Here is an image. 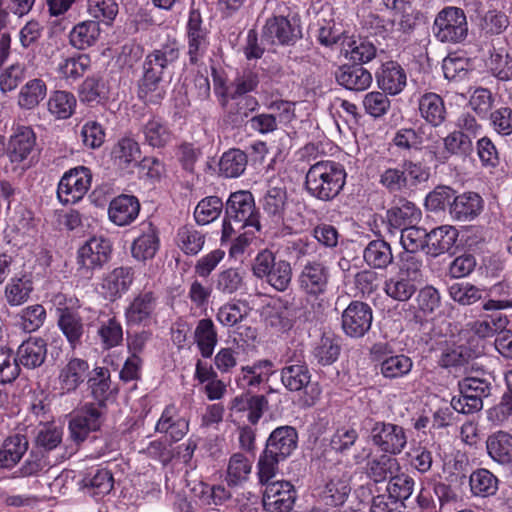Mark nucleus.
Masks as SVG:
<instances>
[{"mask_svg": "<svg viewBox=\"0 0 512 512\" xmlns=\"http://www.w3.org/2000/svg\"><path fill=\"white\" fill-rule=\"evenodd\" d=\"M180 56L176 40L167 41L145 55L137 79V97L145 105H160L167 95L166 74Z\"/></svg>", "mask_w": 512, "mask_h": 512, "instance_id": "nucleus-1", "label": "nucleus"}, {"mask_svg": "<svg viewBox=\"0 0 512 512\" xmlns=\"http://www.w3.org/2000/svg\"><path fill=\"white\" fill-rule=\"evenodd\" d=\"M484 199L475 191L459 193L448 185H438L424 201L425 208L434 213L447 211L454 222H471L484 210Z\"/></svg>", "mask_w": 512, "mask_h": 512, "instance_id": "nucleus-2", "label": "nucleus"}, {"mask_svg": "<svg viewBox=\"0 0 512 512\" xmlns=\"http://www.w3.org/2000/svg\"><path fill=\"white\" fill-rule=\"evenodd\" d=\"M262 216L256 207L253 194L248 190L232 192L225 202L221 242L224 243L245 228L262 230Z\"/></svg>", "mask_w": 512, "mask_h": 512, "instance_id": "nucleus-3", "label": "nucleus"}, {"mask_svg": "<svg viewBox=\"0 0 512 512\" xmlns=\"http://www.w3.org/2000/svg\"><path fill=\"white\" fill-rule=\"evenodd\" d=\"M298 445V432L292 426L275 428L266 440L257 463L259 483L272 480L279 471V464L289 458Z\"/></svg>", "mask_w": 512, "mask_h": 512, "instance_id": "nucleus-4", "label": "nucleus"}, {"mask_svg": "<svg viewBox=\"0 0 512 512\" xmlns=\"http://www.w3.org/2000/svg\"><path fill=\"white\" fill-rule=\"evenodd\" d=\"M346 178L347 172L343 164L333 160H321L307 170L304 188L311 197L322 202H331L343 191Z\"/></svg>", "mask_w": 512, "mask_h": 512, "instance_id": "nucleus-5", "label": "nucleus"}, {"mask_svg": "<svg viewBox=\"0 0 512 512\" xmlns=\"http://www.w3.org/2000/svg\"><path fill=\"white\" fill-rule=\"evenodd\" d=\"M252 273L278 292L286 291L292 281L293 270L288 260L278 258L269 249L261 250L253 260Z\"/></svg>", "mask_w": 512, "mask_h": 512, "instance_id": "nucleus-6", "label": "nucleus"}, {"mask_svg": "<svg viewBox=\"0 0 512 512\" xmlns=\"http://www.w3.org/2000/svg\"><path fill=\"white\" fill-rule=\"evenodd\" d=\"M492 376L465 377L458 382L459 395L451 399V407L460 414L470 415L483 409V400L491 395Z\"/></svg>", "mask_w": 512, "mask_h": 512, "instance_id": "nucleus-7", "label": "nucleus"}, {"mask_svg": "<svg viewBox=\"0 0 512 512\" xmlns=\"http://www.w3.org/2000/svg\"><path fill=\"white\" fill-rule=\"evenodd\" d=\"M112 256L113 245L110 239L103 236L90 237L77 250V272L83 278L92 279L96 272L109 264Z\"/></svg>", "mask_w": 512, "mask_h": 512, "instance_id": "nucleus-8", "label": "nucleus"}, {"mask_svg": "<svg viewBox=\"0 0 512 512\" xmlns=\"http://www.w3.org/2000/svg\"><path fill=\"white\" fill-rule=\"evenodd\" d=\"M371 443L382 453L397 456L407 445L408 436L401 425L368 417L363 421Z\"/></svg>", "mask_w": 512, "mask_h": 512, "instance_id": "nucleus-9", "label": "nucleus"}, {"mask_svg": "<svg viewBox=\"0 0 512 512\" xmlns=\"http://www.w3.org/2000/svg\"><path fill=\"white\" fill-rule=\"evenodd\" d=\"M433 36L441 43H462L468 36V22L463 9L447 6L435 16Z\"/></svg>", "mask_w": 512, "mask_h": 512, "instance_id": "nucleus-10", "label": "nucleus"}, {"mask_svg": "<svg viewBox=\"0 0 512 512\" xmlns=\"http://www.w3.org/2000/svg\"><path fill=\"white\" fill-rule=\"evenodd\" d=\"M105 411L95 403L86 402L70 413L68 430L71 440L79 445L86 441L91 433L100 431L106 418Z\"/></svg>", "mask_w": 512, "mask_h": 512, "instance_id": "nucleus-11", "label": "nucleus"}, {"mask_svg": "<svg viewBox=\"0 0 512 512\" xmlns=\"http://www.w3.org/2000/svg\"><path fill=\"white\" fill-rule=\"evenodd\" d=\"M37 137L32 127L17 126L10 135L6 156L12 165L23 169L30 168L37 156Z\"/></svg>", "mask_w": 512, "mask_h": 512, "instance_id": "nucleus-12", "label": "nucleus"}, {"mask_svg": "<svg viewBox=\"0 0 512 512\" xmlns=\"http://www.w3.org/2000/svg\"><path fill=\"white\" fill-rule=\"evenodd\" d=\"M259 204L263 211L262 220L265 225L274 228L282 225L288 207V193L284 182L281 179L269 180Z\"/></svg>", "mask_w": 512, "mask_h": 512, "instance_id": "nucleus-13", "label": "nucleus"}, {"mask_svg": "<svg viewBox=\"0 0 512 512\" xmlns=\"http://www.w3.org/2000/svg\"><path fill=\"white\" fill-rule=\"evenodd\" d=\"M302 37L300 24L282 15L268 17L261 30L262 41L271 45L294 46Z\"/></svg>", "mask_w": 512, "mask_h": 512, "instance_id": "nucleus-14", "label": "nucleus"}, {"mask_svg": "<svg viewBox=\"0 0 512 512\" xmlns=\"http://www.w3.org/2000/svg\"><path fill=\"white\" fill-rule=\"evenodd\" d=\"M330 279L331 272L326 263L321 260H313L304 263L297 275L296 282L304 295L317 299L328 292Z\"/></svg>", "mask_w": 512, "mask_h": 512, "instance_id": "nucleus-15", "label": "nucleus"}, {"mask_svg": "<svg viewBox=\"0 0 512 512\" xmlns=\"http://www.w3.org/2000/svg\"><path fill=\"white\" fill-rule=\"evenodd\" d=\"M92 182V173L88 167L77 166L66 171L57 187V197L64 204H74L83 199Z\"/></svg>", "mask_w": 512, "mask_h": 512, "instance_id": "nucleus-16", "label": "nucleus"}, {"mask_svg": "<svg viewBox=\"0 0 512 512\" xmlns=\"http://www.w3.org/2000/svg\"><path fill=\"white\" fill-rule=\"evenodd\" d=\"M187 55L191 65H197L206 55L209 47V30L203 25V19L198 9L189 11L187 26Z\"/></svg>", "mask_w": 512, "mask_h": 512, "instance_id": "nucleus-17", "label": "nucleus"}, {"mask_svg": "<svg viewBox=\"0 0 512 512\" xmlns=\"http://www.w3.org/2000/svg\"><path fill=\"white\" fill-rule=\"evenodd\" d=\"M341 320L342 329L347 336L361 338L371 328L373 311L367 303L354 300L343 311Z\"/></svg>", "mask_w": 512, "mask_h": 512, "instance_id": "nucleus-18", "label": "nucleus"}, {"mask_svg": "<svg viewBox=\"0 0 512 512\" xmlns=\"http://www.w3.org/2000/svg\"><path fill=\"white\" fill-rule=\"evenodd\" d=\"M262 498L266 512H290L296 500L294 486L288 481H267Z\"/></svg>", "mask_w": 512, "mask_h": 512, "instance_id": "nucleus-19", "label": "nucleus"}, {"mask_svg": "<svg viewBox=\"0 0 512 512\" xmlns=\"http://www.w3.org/2000/svg\"><path fill=\"white\" fill-rule=\"evenodd\" d=\"M158 296L151 290L139 292L125 310L129 326H149L156 316Z\"/></svg>", "mask_w": 512, "mask_h": 512, "instance_id": "nucleus-20", "label": "nucleus"}, {"mask_svg": "<svg viewBox=\"0 0 512 512\" xmlns=\"http://www.w3.org/2000/svg\"><path fill=\"white\" fill-rule=\"evenodd\" d=\"M135 270L131 266H119L103 274L100 289L103 298L109 302L119 300L131 288Z\"/></svg>", "mask_w": 512, "mask_h": 512, "instance_id": "nucleus-21", "label": "nucleus"}, {"mask_svg": "<svg viewBox=\"0 0 512 512\" xmlns=\"http://www.w3.org/2000/svg\"><path fill=\"white\" fill-rule=\"evenodd\" d=\"M137 233L131 245L132 257L142 262L153 259L160 248L159 229L151 221H143Z\"/></svg>", "mask_w": 512, "mask_h": 512, "instance_id": "nucleus-22", "label": "nucleus"}, {"mask_svg": "<svg viewBox=\"0 0 512 512\" xmlns=\"http://www.w3.org/2000/svg\"><path fill=\"white\" fill-rule=\"evenodd\" d=\"M375 79L380 90L395 96L407 86V72L397 61L383 62L375 72Z\"/></svg>", "mask_w": 512, "mask_h": 512, "instance_id": "nucleus-23", "label": "nucleus"}, {"mask_svg": "<svg viewBox=\"0 0 512 512\" xmlns=\"http://www.w3.org/2000/svg\"><path fill=\"white\" fill-rule=\"evenodd\" d=\"M421 219V210L411 201L399 198L386 211L387 227L390 234L413 226Z\"/></svg>", "mask_w": 512, "mask_h": 512, "instance_id": "nucleus-24", "label": "nucleus"}, {"mask_svg": "<svg viewBox=\"0 0 512 512\" xmlns=\"http://www.w3.org/2000/svg\"><path fill=\"white\" fill-rule=\"evenodd\" d=\"M336 83L351 92L367 90L372 83V74L360 63L340 65L334 72Z\"/></svg>", "mask_w": 512, "mask_h": 512, "instance_id": "nucleus-25", "label": "nucleus"}, {"mask_svg": "<svg viewBox=\"0 0 512 512\" xmlns=\"http://www.w3.org/2000/svg\"><path fill=\"white\" fill-rule=\"evenodd\" d=\"M140 208L141 205L136 196L121 194L110 201L108 218L116 226H128L137 219Z\"/></svg>", "mask_w": 512, "mask_h": 512, "instance_id": "nucleus-26", "label": "nucleus"}, {"mask_svg": "<svg viewBox=\"0 0 512 512\" xmlns=\"http://www.w3.org/2000/svg\"><path fill=\"white\" fill-rule=\"evenodd\" d=\"M139 132L143 137V144L153 149H164L173 140V132L167 121L159 115H151L142 123Z\"/></svg>", "mask_w": 512, "mask_h": 512, "instance_id": "nucleus-27", "label": "nucleus"}, {"mask_svg": "<svg viewBox=\"0 0 512 512\" xmlns=\"http://www.w3.org/2000/svg\"><path fill=\"white\" fill-rule=\"evenodd\" d=\"M57 325L65 336L69 346L76 349L82 345L85 326L82 316L69 307H57Z\"/></svg>", "mask_w": 512, "mask_h": 512, "instance_id": "nucleus-28", "label": "nucleus"}, {"mask_svg": "<svg viewBox=\"0 0 512 512\" xmlns=\"http://www.w3.org/2000/svg\"><path fill=\"white\" fill-rule=\"evenodd\" d=\"M111 372L107 367H95L87 379L88 389L96 406L106 410L107 402L115 397L117 391L111 387Z\"/></svg>", "mask_w": 512, "mask_h": 512, "instance_id": "nucleus-29", "label": "nucleus"}, {"mask_svg": "<svg viewBox=\"0 0 512 512\" xmlns=\"http://www.w3.org/2000/svg\"><path fill=\"white\" fill-rule=\"evenodd\" d=\"M47 357V342L41 337L30 336L18 347L15 358L18 366L27 369L40 367Z\"/></svg>", "mask_w": 512, "mask_h": 512, "instance_id": "nucleus-30", "label": "nucleus"}, {"mask_svg": "<svg viewBox=\"0 0 512 512\" xmlns=\"http://www.w3.org/2000/svg\"><path fill=\"white\" fill-rule=\"evenodd\" d=\"M111 158L117 168L126 173H133L141 158L140 144L131 137H123L113 146Z\"/></svg>", "mask_w": 512, "mask_h": 512, "instance_id": "nucleus-31", "label": "nucleus"}, {"mask_svg": "<svg viewBox=\"0 0 512 512\" xmlns=\"http://www.w3.org/2000/svg\"><path fill=\"white\" fill-rule=\"evenodd\" d=\"M155 431L167 434L172 442H178L189 431V421L179 415L174 404L167 405L156 423Z\"/></svg>", "mask_w": 512, "mask_h": 512, "instance_id": "nucleus-32", "label": "nucleus"}, {"mask_svg": "<svg viewBox=\"0 0 512 512\" xmlns=\"http://www.w3.org/2000/svg\"><path fill=\"white\" fill-rule=\"evenodd\" d=\"M459 236L458 230L451 225H442L427 233L426 255L437 257L449 253L455 246Z\"/></svg>", "mask_w": 512, "mask_h": 512, "instance_id": "nucleus-33", "label": "nucleus"}, {"mask_svg": "<svg viewBox=\"0 0 512 512\" xmlns=\"http://www.w3.org/2000/svg\"><path fill=\"white\" fill-rule=\"evenodd\" d=\"M224 111V119L227 123L238 127L246 125L250 113L259 107L257 98L253 96L240 97L238 99L226 98V105H220Z\"/></svg>", "mask_w": 512, "mask_h": 512, "instance_id": "nucleus-34", "label": "nucleus"}, {"mask_svg": "<svg viewBox=\"0 0 512 512\" xmlns=\"http://www.w3.org/2000/svg\"><path fill=\"white\" fill-rule=\"evenodd\" d=\"M418 109L421 117L430 126L440 127L447 117V110L443 98L434 93H424L418 100Z\"/></svg>", "mask_w": 512, "mask_h": 512, "instance_id": "nucleus-35", "label": "nucleus"}, {"mask_svg": "<svg viewBox=\"0 0 512 512\" xmlns=\"http://www.w3.org/2000/svg\"><path fill=\"white\" fill-rule=\"evenodd\" d=\"M486 451L497 464H512V434L503 430L490 434L486 439Z\"/></svg>", "mask_w": 512, "mask_h": 512, "instance_id": "nucleus-36", "label": "nucleus"}, {"mask_svg": "<svg viewBox=\"0 0 512 512\" xmlns=\"http://www.w3.org/2000/svg\"><path fill=\"white\" fill-rule=\"evenodd\" d=\"M399 469V462L394 456L381 453L367 461L365 474L371 482L378 484L389 481L394 472Z\"/></svg>", "mask_w": 512, "mask_h": 512, "instance_id": "nucleus-37", "label": "nucleus"}, {"mask_svg": "<svg viewBox=\"0 0 512 512\" xmlns=\"http://www.w3.org/2000/svg\"><path fill=\"white\" fill-rule=\"evenodd\" d=\"M363 260L373 270H386L394 262L392 248L383 239L371 240L363 250Z\"/></svg>", "mask_w": 512, "mask_h": 512, "instance_id": "nucleus-38", "label": "nucleus"}, {"mask_svg": "<svg viewBox=\"0 0 512 512\" xmlns=\"http://www.w3.org/2000/svg\"><path fill=\"white\" fill-rule=\"evenodd\" d=\"M473 150V141L462 131L453 130L443 138V150L440 153V159L442 162L448 161L453 156L465 159L471 156Z\"/></svg>", "mask_w": 512, "mask_h": 512, "instance_id": "nucleus-39", "label": "nucleus"}, {"mask_svg": "<svg viewBox=\"0 0 512 512\" xmlns=\"http://www.w3.org/2000/svg\"><path fill=\"white\" fill-rule=\"evenodd\" d=\"M273 362L268 359L255 361L250 366H243L241 374L237 378L238 386L242 388L258 387L274 374Z\"/></svg>", "mask_w": 512, "mask_h": 512, "instance_id": "nucleus-40", "label": "nucleus"}, {"mask_svg": "<svg viewBox=\"0 0 512 512\" xmlns=\"http://www.w3.org/2000/svg\"><path fill=\"white\" fill-rule=\"evenodd\" d=\"M89 364L81 358H71L61 369L59 381L61 389L67 393L74 392L84 382Z\"/></svg>", "mask_w": 512, "mask_h": 512, "instance_id": "nucleus-41", "label": "nucleus"}, {"mask_svg": "<svg viewBox=\"0 0 512 512\" xmlns=\"http://www.w3.org/2000/svg\"><path fill=\"white\" fill-rule=\"evenodd\" d=\"M77 99L72 92L53 90L47 101V110L56 120H67L73 116Z\"/></svg>", "mask_w": 512, "mask_h": 512, "instance_id": "nucleus-42", "label": "nucleus"}, {"mask_svg": "<svg viewBox=\"0 0 512 512\" xmlns=\"http://www.w3.org/2000/svg\"><path fill=\"white\" fill-rule=\"evenodd\" d=\"M46 96V82L41 78L30 79L20 88L17 105L22 110H34Z\"/></svg>", "mask_w": 512, "mask_h": 512, "instance_id": "nucleus-43", "label": "nucleus"}, {"mask_svg": "<svg viewBox=\"0 0 512 512\" xmlns=\"http://www.w3.org/2000/svg\"><path fill=\"white\" fill-rule=\"evenodd\" d=\"M470 490L473 496L488 498L496 495L499 489V479L486 468H478L469 476Z\"/></svg>", "mask_w": 512, "mask_h": 512, "instance_id": "nucleus-44", "label": "nucleus"}, {"mask_svg": "<svg viewBox=\"0 0 512 512\" xmlns=\"http://www.w3.org/2000/svg\"><path fill=\"white\" fill-rule=\"evenodd\" d=\"M194 341L203 358H210L218 343V334L210 318L200 319L194 330Z\"/></svg>", "mask_w": 512, "mask_h": 512, "instance_id": "nucleus-45", "label": "nucleus"}, {"mask_svg": "<svg viewBox=\"0 0 512 512\" xmlns=\"http://www.w3.org/2000/svg\"><path fill=\"white\" fill-rule=\"evenodd\" d=\"M351 487L343 477L331 478L318 494L319 500L326 506H342L347 500Z\"/></svg>", "mask_w": 512, "mask_h": 512, "instance_id": "nucleus-46", "label": "nucleus"}, {"mask_svg": "<svg viewBox=\"0 0 512 512\" xmlns=\"http://www.w3.org/2000/svg\"><path fill=\"white\" fill-rule=\"evenodd\" d=\"M79 98L91 107L104 103L109 98L106 83L98 76L87 77L79 87Z\"/></svg>", "mask_w": 512, "mask_h": 512, "instance_id": "nucleus-47", "label": "nucleus"}, {"mask_svg": "<svg viewBox=\"0 0 512 512\" xmlns=\"http://www.w3.org/2000/svg\"><path fill=\"white\" fill-rule=\"evenodd\" d=\"M29 447L25 435L14 434L5 439L0 448V457L7 469L14 467L27 452Z\"/></svg>", "mask_w": 512, "mask_h": 512, "instance_id": "nucleus-48", "label": "nucleus"}, {"mask_svg": "<svg viewBox=\"0 0 512 512\" xmlns=\"http://www.w3.org/2000/svg\"><path fill=\"white\" fill-rule=\"evenodd\" d=\"M341 345L339 338L324 333L316 343L312 355L321 366H328L335 363L340 355Z\"/></svg>", "mask_w": 512, "mask_h": 512, "instance_id": "nucleus-49", "label": "nucleus"}, {"mask_svg": "<svg viewBox=\"0 0 512 512\" xmlns=\"http://www.w3.org/2000/svg\"><path fill=\"white\" fill-rule=\"evenodd\" d=\"M83 488L89 489L94 496L109 493L114 484V478L108 469L95 468L88 471L81 480Z\"/></svg>", "mask_w": 512, "mask_h": 512, "instance_id": "nucleus-50", "label": "nucleus"}, {"mask_svg": "<svg viewBox=\"0 0 512 512\" xmlns=\"http://www.w3.org/2000/svg\"><path fill=\"white\" fill-rule=\"evenodd\" d=\"M33 291V283L31 275L23 274L11 278L5 287V298L9 305L19 306L25 303L31 292Z\"/></svg>", "mask_w": 512, "mask_h": 512, "instance_id": "nucleus-51", "label": "nucleus"}, {"mask_svg": "<svg viewBox=\"0 0 512 512\" xmlns=\"http://www.w3.org/2000/svg\"><path fill=\"white\" fill-rule=\"evenodd\" d=\"M383 290L391 299L406 302L416 293L417 286L415 282L397 273L385 280Z\"/></svg>", "mask_w": 512, "mask_h": 512, "instance_id": "nucleus-52", "label": "nucleus"}, {"mask_svg": "<svg viewBox=\"0 0 512 512\" xmlns=\"http://www.w3.org/2000/svg\"><path fill=\"white\" fill-rule=\"evenodd\" d=\"M251 461L242 453H234L231 455L225 480L229 487H237L248 480L251 473Z\"/></svg>", "mask_w": 512, "mask_h": 512, "instance_id": "nucleus-53", "label": "nucleus"}, {"mask_svg": "<svg viewBox=\"0 0 512 512\" xmlns=\"http://www.w3.org/2000/svg\"><path fill=\"white\" fill-rule=\"evenodd\" d=\"M176 243L186 255L198 254L205 243V235L192 225H185L178 229Z\"/></svg>", "mask_w": 512, "mask_h": 512, "instance_id": "nucleus-54", "label": "nucleus"}, {"mask_svg": "<svg viewBox=\"0 0 512 512\" xmlns=\"http://www.w3.org/2000/svg\"><path fill=\"white\" fill-rule=\"evenodd\" d=\"M247 163L248 157L244 151L230 149L222 155L219 161V171L227 178H237L244 173Z\"/></svg>", "mask_w": 512, "mask_h": 512, "instance_id": "nucleus-55", "label": "nucleus"}, {"mask_svg": "<svg viewBox=\"0 0 512 512\" xmlns=\"http://www.w3.org/2000/svg\"><path fill=\"white\" fill-rule=\"evenodd\" d=\"M473 350L464 345H450L447 346L441 353L438 364L445 369H457L465 366L473 358Z\"/></svg>", "mask_w": 512, "mask_h": 512, "instance_id": "nucleus-56", "label": "nucleus"}, {"mask_svg": "<svg viewBox=\"0 0 512 512\" xmlns=\"http://www.w3.org/2000/svg\"><path fill=\"white\" fill-rule=\"evenodd\" d=\"M225 210V203L218 196H207L201 199L194 210L195 221L207 225L220 217Z\"/></svg>", "mask_w": 512, "mask_h": 512, "instance_id": "nucleus-57", "label": "nucleus"}, {"mask_svg": "<svg viewBox=\"0 0 512 512\" xmlns=\"http://www.w3.org/2000/svg\"><path fill=\"white\" fill-rule=\"evenodd\" d=\"M311 377L309 366L282 367L280 371L281 383L290 392H300L307 388Z\"/></svg>", "mask_w": 512, "mask_h": 512, "instance_id": "nucleus-58", "label": "nucleus"}, {"mask_svg": "<svg viewBox=\"0 0 512 512\" xmlns=\"http://www.w3.org/2000/svg\"><path fill=\"white\" fill-rule=\"evenodd\" d=\"M413 368L412 359L405 354H392L385 358L384 364L381 365V375L389 380L403 378L408 375Z\"/></svg>", "mask_w": 512, "mask_h": 512, "instance_id": "nucleus-59", "label": "nucleus"}, {"mask_svg": "<svg viewBox=\"0 0 512 512\" xmlns=\"http://www.w3.org/2000/svg\"><path fill=\"white\" fill-rule=\"evenodd\" d=\"M99 24L96 21H84L72 29L69 35L72 46L83 50L91 46L99 36Z\"/></svg>", "mask_w": 512, "mask_h": 512, "instance_id": "nucleus-60", "label": "nucleus"}, {"mask_svg": "<svg viewBox=\"0 0 512 512\" xmlns=\"http://www.w3.org/2000/svg\"><path fill=\"white\" fill-rule=\"evenodd\" d=\"M245 272L239 268H226L215 277V288L222 294L231 295L244 286Z\"/></svg>", "mask_w": 512, "mask_h": 512, "instance_id": "nucleus-61", "label": "nucleus"}, {"mask_svg": "<svg viewBox=\"0 0 512 512\" xmlns=\"http://www.w3.org/2000/svg\"><path fill=\"white\" fill-rule=\"evenodd\" d=\"M286 249L289 257L294 261V265L301 269L304 263L313 261L310 258L316 254L317 245L308 238H299L290 241Z\"/></svg>", "mask_w": 512, "mask_h": 512, "instance_id": "nucleus-62", "label": "nucleus"}, {"mask_svg": "<svg viewBox=\"0 0 512 512\" xmlns=\"http://www.w3.org/2000/svg\"><path fill=\"white\" fill-rule=\"evenodd\" d=\"M346 46L345 56L349 57L353 63H360L363 66L376 56V47L366 39H349Z\"/></svg>", "mask_w": 512, "mask_h": 512, "instance_id": "nucleus-63", "label": "nucleus"}, {"mask_svg": "<svg viewBox=\"0 0 512 512\" xmlns=\"http://www.w3.org/2000/svg\"><path fill=\"white\" fill-rule=\"evenodd\" d=\"M449 296L459 305H473L483 297V291L469 282H457L449 286Z\"/></svg>", "mask_w": 512, "mask_h": 512, "instance_id": "nucleus-64", "label": "nucleus"}]
</instances>
